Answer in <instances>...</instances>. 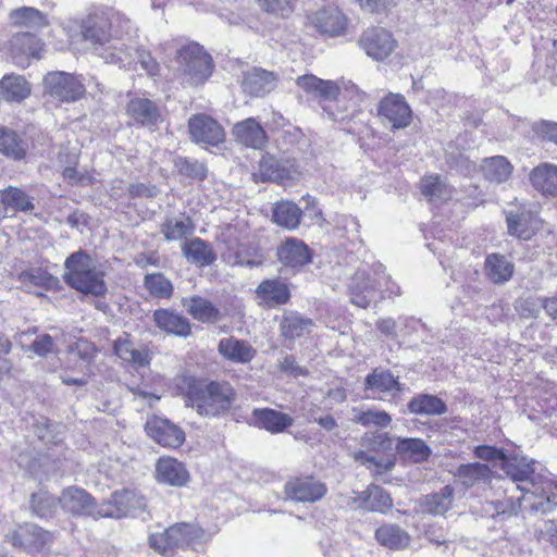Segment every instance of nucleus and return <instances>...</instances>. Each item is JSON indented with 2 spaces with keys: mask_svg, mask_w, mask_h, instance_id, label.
<instances>
[{
  "mask_svg": "<svg viewBox=\"0 0 557 557\" xmlns=\"http://www.w3.org/2000/svg\"><path fill=\"white\" fill-rule=\"evenodd\" d=\"M533 465L534 461H529L525 457H505L503 470L512 482L522 483L517 484V488L523 493V496L518 498L519 503L522 498H533L530 504L532 510L552 511L557 505V493L552 480L535 473Z\"/></svg>",
  "mask_w": 557,
  "mask_h": 557,
  "instance_id": "obj_1",
  "label": "nucleus"
},
{
  "mask_svg": "<svg viewBox=\"0 0 557 557\" xmlns=\"http://www.w3.org/2000/svg\"><path fill=\"white\" fill-rule=\"evenodd\" d=\"M64 282L73 289L95 297L107 293L104 272L85 251L71 253L64 262Z\"/></svg>",
  "mask_w": 557,
  "mask_h": 557,
  "instance_id": "obj_2",
  "label": "nucleus"
},
{
  "mask_svg": "<svg viewBox=\"0 0 557 557\" xmlns=\"http://www.w3.org/2000/svg\"><path fill=\"white\" fill-rule=\"evenodd\" d=\"M235 399L236 392L227 381H211L189 394L191 407L206 417H218L227 412Z\"/></svg>",
  "mask_w": 557,
  "mask_h": 557,
  "instance_id": "obj_3",
  "label": "nucleus"
},
{
  "mask_svg": "<svg viewBox=\"0 0 557 557\" xmlns=\"http://www.w3.org/2000/svg\"><path fill=\"white\" fill-rule=\"evenodd\" d=\"M113 24H125L129 27L131 23L110 8H97L84 20L82 33L86 40L101 47L114 38L111 34Z\"/></svg>",
  "mask_w": 557,
  "mask_h": 557,
  "instance_id": "obj_4",
  "label": "nucleus"
},
{
  "mask_svg": "<svg viewBox=\"0 0 557 557\" xmlns=\"http://www.w3.org/2000/svg\"><path fill=\"white\" fill-rule=\"evenodd\" d=\"M178 62L185 81L190 85L203 84L212 74V58L198 44L183 47L178 52Z\"/></svg>",
  "mask_w": 557,
  "mask_h": 557,
  "instance_id": "obj_5",
  "label": "nucleus"
},
{
  "mask_svg": "<svg viewBox=\"0 0 557 557\" xmlns=\"http://www.w3.org/2000/svg\"><path fill=\"white\" fill-rule=\"evenodd\" d=\"M146 499L129 490L114 492L107 503L99 505V517L120 519L127 515H137L146 510Z\"/></svg>",
  "mask_w": 557,
  "mask_h": 557,
  "instance_id": "obj_6",
  "label": "nucleus"
},
{
  "mask_svg": "<svg viewBox=\"0 0 557 557\" xmlns=\"http://www.w3.org/2000/svg\"><path fill=\"white\" fill-rule=\"evenodd\" d=\"M341 84L339 95L344 100L350 102L349 107L345 108L346 113L341 110L338 103L324 107L323 111L326 113L329 120L345 125L361 112V108L366 103L368 96L351 82H342Z\"/></svg>",
  "mask_w": 557,
  "mask_h": 557,
  "instance_id": "obj_7",
  "label": "nucleus"
},
{
  "mask_svg": "<svg viewBox=\"0 0 557 557\" xmlns=\"http://www.w3.org/2000/svg\"><path fill=\"white\" fill-rule=\"evenodd\" d=\"M45 90L62 102H73L85 94L83 83L65 72H50L44 78Z\"/></svg>",
  "mask_w": 557,
  "mask_h": 557,
  "instance_id": "obj_8",
  "label": "nucleus"
},
{
  "mask_svg": "<svg viewBox=\"0 0 557 557\" xmlns=\"http://www.w3.org/2000/svg\"><path fill=\"white\" fill-rule=\"evenodd\" d=\"M5 541L27 553H38L52 542V534L36 524L25 523L7 533Z\"/></svg>",
  "mask_w": 557,
  "mask_h": 557,
  "instance_id": "obj_9",
  "label": "nucleus"
},
{
  "mask_svg": "<svg viewBox=\"0 0 557 557\" xmlns=\"http://www.w3.org/2000/svg\"><path fill=\"white\" fill-rule=\"evenodd\" d=\"M377 115L392 129L406 128L412 120V111L405 97L394 92L387 94L380 101Z\"/></svg>",
  "mask_w": 557,
  "mask_h": 557,
  "instance_id": "obj_10",
  "label": "nucleus"
},
{
  "mask_svg": "<svg viewBox=\"0 0 557 557\" xmlns=\"http://www.w3.org/2000/svg\"><path fill=\"white\" fill-rule=\"evenodd\" d=\"M358 42L367 55L375 61L385 60L397 47V41L393 35L382 27L366 29Z\"/></svg>",
  "mask_w": 557,
  "mask_h": 557,
  "instance_id": "obj_11",
  "label": "nucleus"
},
{
  "mask_svg": "<svg viewBox=\"0 0 557 557\" xmlns=\"http://www.w3.org/2000/svg\"><path fill=\"white\" fill-rule=\"evenodd\" d=\"M147 435L163 447L177 448L185 442V432L169 419L151 416L145 424Z\"/></svg>",
  "mask_w": 557,
  "mask_h": 557,
  "instance_id": "obj_12",
  "label": "nucleus"
},
{
  "mask_svg": "<svg viewBox=\"0 0 557 557\" xmlns=\"http://www.w3.org/2000/svg\"><path fill=\"white\" fill-rule=\"evenodd\" d=\"M326 493V485L313 476L294 478L284 486L285 498L297 503H315Z\"/></svg>",
  "mask_w": 557,
  "mask_h": 557,
  "instance_id": "obj_13",
  "label": "nucleus"
},
{
  "mask_svg": "<svg viewBox=\"0 0 557 557\" xmlns=\"http://www.w3.org/2000/svg\"><path fill=\"white\" fill-rule=\"evenodd\" d=\"M191 140L197 144L218 146L225 139L222 125L207 114H195L188 120Z\"/></svg>",
  "mask_w": 557,
  "mask_h": 557,
  "instance_id": "obj_14",
  "label": "nucleus"
},
{
  "mask_svg": "<svg viewBox=\"0 0 557 557\" xmlns=\"http://www.w3.org/2000/svg\"><path fill=\"white\" fill-rule=\"evenodd\" d=\"M136 46V42L131 38L114 37L104 46L95 47V50L106 63L127 67L135 61Z\"/></svg>",
  "mask_w": 557,
  "mask_h": 557,
  "instance_id": "obj_15",
  "label": "nucleus"
},
{
  "mask_svg": "<svg viewBox=\"0 0 557 557\" xmlns=\"http://www.w3.org/2000/svg\"><path fill=\"white\" fill-rule=\"evenodd\" d=\"M508 234L522 240H529L537 230V218L527 207L520 206L504 211Z\"/></svg>",
  "mask_w": 557,
  "mask_h": 557,
  "instance_id": "obj_16",
  "label": "nucleus"
},
{
  "mask_svg": "<svg viewBox=\"0 0 557 557\" xmlns=\"http://www.w3.org/2000/svg\"><path fill=\"white\" fill-rule=\"evenodd\" d=\"M276 258L282 265L299 270L312 261V252L301 239L287 237L277 246Z\"/></svg>",
  "mask_w": 557,
  "mask_h": 557,
  "instance_id": "obj_17",
  "label": "nucleus"
},
{
  "mask_svg": "<svg viewBox=\"0 0 557 557\" xmlns=\"http://www.w3.org/2000/svg\"><path fill=\"white\" fill-rule=\"evenodd\" d=\"M62 508L73 515H86L94 518L99 517V506L95 504L94 498L85 490L71 486L63 491L58 498Z\"/></svg>",
  "mask_w": 557,
  "mask_h": 557,
  "instance_id": "obj_18",
  "label": "nucleus"
},
{
  "mask_svg": "<svg viewBox=\"0 0 557 557\" xmlns=\"http://www.w3.org/2000/svg\"><path fill=\"white\" fill-rule=\"evenodd\" d=\"M381 287V281H372L367 272L357 271L349 285L351 302L360 308H367Z\"/></svg>",
  "mask_w": 557,
  "mask_h": 557,
  "instance_id": "obj_19",
  "label": "nucleus"
},
{
  "mask_svg": "<svg viewBox=\"0 0 557 557\" xmlns=\"http://www.w3.org/2000/svg\"><path fill=\"white\" fill-rule=\"evenodd\" d=\"M11 55L14 62L23 65L24 60L29 57L39 59L42 50L41 41L32 33H17L9 41Z\"/></svg>",
  "mask_w": 557,
  "mask_h": 557,
  "instance_id": "obj_20",
  "label": "nucleus"
},
{
  "mask_svg": "<svg viewBox=\"0 0 557 557\" xmlns=\"http://www.w3.org/2000/svg\"><path fill=\"white\" fill-rule=\"evenodd\" d=\"M152 318L156 325L166 334L188 337L191 333V325L188 319L174 310L157 309Z\"/></svg>",
  "mask_w": 557,
  "mask_h": 557,
  "instance_id": "obj_21",
  "label": "nucleus"
},
{
  "mask_svg": "<svg viewBox=\"0 0 557 557\" xmlns=\"http://www.w3.org/2000/svg\"><path fill=\"white\" fill-rule=\"evenodd\" d=\"M296 84L306 94L318 97L324 101L336 100L341 91V86L337 82L324 81L313 74L297 77Z\"/></svg>",
  "mask_w": 557,
  "mask_h": 557,
  "instance_id": "obj_22",
  "label": "nucleus"
},
{
  "mask_svg": "<svg viewBox=\"0 0 557 557\" xmlns=\"http://www.w3.org/2000/svg\"><path fill=\"white\" fill-rule=\"evenodd\" d=\"M311 22L320 33L332 37L341 35L347 25L345 15L336 7H325L317 11Z\"/></svg>",
  "mask_w": 557,
  "mask_h": 557,
  "instance_id": "obj_23",
  "label": "nucleus"
},
{
  "mask_svg": "<svg viewBox=\"0 0 557 557\" xmlns=\"http://www.w3.org/2000/svg\"><path fill=\"white\" fill-rule=\"evenodd\" d=\"M277 85V76L275 73L255 67L244 75L242 83L245 92L262 97L275 89Z\"/></svg>",
  "mask_w": 557,
  "mask_h": 557,
  "instance_id": "obj_24",
  "label": "nucleus"
},
{
  "mask_svg": "<svg viewBox=\"0 0 557 557\" xmlns=\"http://www.w3.org/2000/svg\"><path fill=\"white\" fill-rule=\"evenodd\" d=\"M233 135L236 141L253 149H261L267 143L265 131L253 117L237 122L233 127Z\"/></svg>",
  "mask_w": 557,
  "mask_h": 557,
  "instance_id": "obj_25",
  "label": "nucleus"
},
{
  "mask_svg": "<svg viewBox=\"0 0 557 557\" xmlns=\"http://www.w3.org/2000/svg\"><path fill=\"white\" fill-rule=\"evenodd\" d=\"M218 351L226 360L242 364L250 362L257 354L248 342L234 336L220 339Z\"/></svg>",
  "mask_w": 557,
  "mask_h": 557,
  "instance_id": "obj_26",
  "label": "nucleus"
},
{
  "mask_svg": "<svg viewBox=\"0 0 557 557\" xmlns=\"http://www.w3.org/2000/svg\"><path fill=\"white\" fill-rule=\"evenodd\" d=\"M454 499V487L445 485L438 492L423 496L420 502L421 512L431 516H445L453 508Z\"/></svg>",
  "mask_w": 557,
  "mask_h": 557,
  "instance_id": "obj_27",
  "label": "nucleus"
},
{
  "mask_svg": "<svg viewBox=\"0 0 557 557\" xmlns=\"http://www.w3.org/2000/svg\"><path fill=\"white\" fill-rule=\"evenodd\" d=\"M313 326L310 318L293 310L285 311L280 321L281 335L290 341L309 334Z\"/></svg>",
  "mask_w": 557,
  "mask_h": 557,
  "instance_id": "obj_28",
  "label": "nucleus"
},
{
  "mask_svg": "<svg viewBox=\"0 0 557 557\" xmlns=\"http://www.w3.org/2000/svg\"><path fill=\"white\" fill-rule=\"evenodd\" d=\"M397 455L414 463L424 462L432 454L430 446L421 438L397 437L395 443Z\"/></svg>",
  "mask_w": 557,
  "mask_h": 557,
  "instance_id": "obj_29",
  "label": "nucleus"
},
{
  "mask_svg": "<svg viewBox=\"0 0 557 557\" xmlns=\"http://www.w3.org/2000/svg\"><path fill=\"white\" fill-rule=\"evenodd\" d=\"M529 180L531 185L541 194L557 196V165L542 163L530 172Z\"/></svg>",
  "mask_w": 557,
  "mask_h": 557,
  "instance_id": "obj_30",
  "label": "nucleus"
},
{
  "mask_svg": "<svg viewBox=\"0 0 557 557\" xmlns=\"http://www.w3.org/2000/svg\"><path fill=\"white\" fill-rule=\"evenodd\" d=\"M183 307L197 321L216 323L222 319L220 310L208 299L200 296L183 298Z\"/></svg>",
  "mask_w": 557,
  "mask_h": 557,
  "instance_id": "obj_31",
  "label": "nucleus"
},
{
  "mask_svg": "<svg viewBox=\"0 0 557 557\" xmlns=\"http://www.w3.org/2000/svg\"><path fill=\"white\" fill-rule=\"evenodd\" d=\"M157 480L172 486H183L189 475L185 467L173 458H160L156 467Z\"/></svg>",
  "mask_w": 557,
  "mask_h": 557,
  "instance_id": "obj_32",
  "label": "nucleus"
},
{
  "mask_svg": "<svg viewBox=\"0 0 557 557\" xmlns=\"http://www.w3.org/2000/svg\"><path fill=\"white\" fill-rule=\"evenodd\" d=\"M182 253L191 263L199 267H207L216 260L211 245L206 240L195 237L182 243Z\"/></svg>",
  "mask_w": 557,
  "mask_h": 557,
  "instance_id": "obj_33",
  "label": "nucleus"
},
{
  "mask_svg": "<svg viewBox=\"0 0 557 557\" xmlns=\"http://www.w3.org/2000/svg\"><path fill=\"white\" fill-rule=\"evenodd\" d=\"M252 417L255 425L271 433L283 432L294 422L290 416L270 408L255 409Z\"/></svg>",
  "mask_w": 557,
  "mask_h": 557,
  "instance_id": "obj_34",
  "label": "nucleus"
},
{
  "mask_svg": "<svg viewBox=\"0 0 557 557\" xmlns=\"http://www.w3.org/2000/svg\"><path fill=\"white\" fill-rule=\"evenodd\" d=\"M128 115L143 126H154L161 115L157 104L147 98H134L127 104Z\"/></svg>",
  "mask_w": 557,
  "mask_h": 557,
  "instance_id": "obj_35",
  "label": "nucleus"
},
{
  "mask_svg": "<svg viewBox=\"0 0 557 557\" xmlns=\"http://www.w3.org/2000/svg\"><path fill=\"white\" fill-rule=\"evenodd\" d=\"M376 541L389 549H405L411 543L410 534L398 524L385 523L375 531Z\"/></svg>",
  "mask_w": 557,
  "mask_h": 557,
  "instance_id": "obj_36",
  "label": "nucleus"
},
{
  "mask_svg": "<svg viewBox=\"0 0 557 557\" xmlns=\"http://www.w3.org/2000/svg\"><path fill=\"white\" fill-rule=\"evenodd\" d=\"M515 264L499 253L488 255L484 263L486 277L494 284H505L513 274Z\"/></svg>",
  "mask_w": 557,
  "mask_h": 557,
  "instance_id": "obj_37",
  "label": "nucleus"
},
{
  "mask_svg": "<svg viewBox=\"0 0 557 557\" xmlns=\"http://www.w3.org/2000/svg\"><path fill=\"white\" fill-rule=\"evenodd\" d=\"M257 296L269 306L284 305L290 298L288 286L280 280H264L256 289Z\"/></svg>",
  "mask_w": 557,
  "mask_h": 557,
  "instance_id": "obj_38",
  "label": "nucleus"
},
{
  "mask_svg": "<svg viewBox=\"0 0 557 557\" xmlns=\"http://www.w3.org/2000/svg\"><path fill=\"white\" fill-rule=\"evenodd\" d=\"M491 474L492 471L490 467L481 462L463 463L458 466L454 471V476L466 488H470L476 483L487 481Z\"/></svg>",
  "mask_w": 557,
  "mask_h": 557,
  "instance_id": "obj_39",
  "label": "nucleus"
},
{
  "mask_svg": "<svg viewBox=\"0 0 557 557\" xmlns=\"http://www.w3.org/2000/svg\"><path fill=\"white\" fill-rule=\"evenodd\" d=\"M0 94L7 101L20 102L30 95V85L22 75L7 74L0 81Z\"/></svg>",
  "mask_w": 557,
  "mask_h": 557,
  "instance_id": "obj_40",
  "label": "nucleus"
},
{
  "mask_svg": "<svg viewBox=\"0 0 557 557\" xmlns=\"http://www.w3.org/2000/svg\"><path fill=\"white\" fill-rule=\"evenodd\" d=\"M408 410L413 414L441 416L447 412V406L435 395L420 394L408 403Z\"/></svg>",
  "mask_w": 557,
  "mask_h": 557,
  "instance_id": "obj_41",
  "label": "nucleus"
},
{
  "mask_svg": "<svg viewBox=\"0 0 557 557\" xmlns=\"http://www.w3.org/2000/svg\"><path fill=\"white\" fill-rule=\"evenodd\" d=\"M420 189L430 202L446 201L453 196V187L438 175H430L421 180Z\"/></svg>",
  "mask_w": 557,
  "mask_h": 557,
  "instance_id": "obj_42",
  "label": "nucleus"
},
{
  "mask_svg": "<svg viewBox=\"0 0 557 557\" xmlns=\"http://www.w3.org/2000/svg\"><path fill=\"white\" fill-rule=\"evenodd\" d=\"M512 169L510 162L503 156L485 159L482 166L484 177L497 184L506 182L510 177Z\"/></svg>",
  "mask_w": 557,
  "mask_h": 557,
  "instance_id": "obj_43",
  "label": "nucleus"
},
{
  "mask_svg": "<svg viewBox=\"0 0 557 557\" xmlns=\"http://www.w3.org/2000/svg\"><path fill=\"white\" fill-rule=\"evenodd\" d=\"M301 209L292 201H281L273 210L274 222L287 230H296L301 220Z\"/></svg>",
  "mask_w": 557,
  "mask_h": 557,
  "instance_id": "obj_44",
  "label": "nucleus"
},
{
  "mask_svg": "<svg viewBox=\"0 0 557 557\" xmlns=\"http://www.w3.org/2000/svg\"><path fill=\"white\" fill-rule=\"evenodd\" d=\"M366 389L375 391L377 393H391L393 391L400 392L401 384L389 371L373 370L366 376Z\"/></svg>",
  "mask_w": 557,
  "mask_h": 557,
  "instance_id": "obj_45",
  "label": "nucleus"
},
{
  "mask_svg": "<svg viewBox=\"0 0 557 557\" xmlns=\"http://www.w3.org/2000/svg\"><path fill=\"white\" fill-rule=\"evenodd\" d=\"M194 223L189 216L168 219L161 226L162 234L169 242L187 240V236L194 233Z\"/></svg>",
  "mask_w": 557,
  "mask_h": 557,
  "instance_id": "obj_46",
  "label": "nucleus"
},
{
  "mask_svg": "<svg viewBox=\"0 0 557 557\" xmlns=\"http://www.w3.org/2000/svg\"><path fill=\"white\" fill-rule=\"evenodd\" d=\"M13 24L29 28H42L48 25L47 16L39 10L30 7H22L10 13Z\"/></svg>",
  "mask_w": 557,
  "mask_h": 557,
  "instance_id": "obj_47",
  "label": "nucleus"
},
{
  "mask_svg": "<svg viewBox=\"0 0 557 557\" xmlns=\"http://www.w3.org/2000/svg\"><path fill=\"white\" fill-rule=\"evenodd\" d=\"M0 152L13 160H21L25 157L26 149L14 131L0 126Z\"/></svg>",
  "mask_w": 557,
  "mask_h": 557,
  "instance_id": "obj_48",
  "label": "nucleus"
},
{
  "mask_svg": "<svg viewBox=\"0 0 557 557\" xmlns=\"http://www.w3.org/2000/svg\"><path fill=\"white\" fill-rule=\"evenodd\" d=\"M144 286L152 297L160 299L171 298L174 290L172 282L160 272L147 274Z\"/></svg>",
  "mask_w": 557,
  "mask_h": 557,
  "instance_id": "obj_49",
  "label": "nucleus"
},
{
  "mask_svg": "<svg viewBox=\"0 0 557 557\" xmlns=\"http://www.w3.org/2000/svg\"><path fill=\"white\" fill-rule=\"evenodd\" d=\"M1 202L14 211H30L34 209L32 198L22 189L9 186L1 191Z\"/></svg>",
  "mask_w": 557,
  "mask_h": 557,
  "instance_id": "obj_50",
  "label": "nucleus"
},
{
  "mask_svg": "<svg viewBox=\"0 0 557 557\" xmlns=\"http://www.w3.org/2000/svg\"><path fill=\"white\" fill-rule=\"evenodd\" d=\"M173 548L188 546L199 536V530L188 523H176L166 529Z\"/></svg>",
  "mask_w": 557,
  "mask_h": 557,
  "instance_id": "obj_51",
  "label": "nucleus"
},
{
  "mask_svg": "<svg viewBox=\"0 0 557 557\" xmlns=\"http://www.w3.org/2000/svg\"><path fill=\"white\" fill-rule=\"evenodd\" d=\"M368 511L386 513L393 508L391 495L381 486L370 484L367 487Z\"/></svg>",
  "mask_w": 557,
  "mask_h": 557,
  "instance_id": "obj_52",
  "label": "nucleus"
},
{
  "mask_svg": "<svg viewBox=\"0 0 557 557\" xmlns=\"http://www.w3.org/2000/svg\"><path fill=\"white\" fill-rule=\"evenodd\" d=\"M354 418L352 421L361 424L364 428L369 426H377V428H386L392 422V417L388 412L384 410H359L354 409Z\"/></svg>",
  "mask_w": 557,
  "mask_h": 557,
  "instance_id": "obj_53",
  "label": "nucleus"
},
{
  "mask_svg": "<svg viewBox=\"0 0 557 557\" xmlns=\"http://www.w3.org/2000/svg\"><path fill=\"white\" fill-rule=\"evenodd\" d=\"M54 280L51 274L41 269H30L18 274V281L28 292H33L34 287L49 288Z\"/></svg>",
  "mask_w": 557,
  "mask_h": 557,
  "instance_id": "obj_54",
  "label": "nucleus"
},
{
  "mask_svg": "<svg viewBox=\"0 0 557 557\" xmlns=\"http://www.w3.org/2000/svg\"><path fill=\"white\" fill-rule=\"evenodd\" d=\"M515 308L522 318H535L543 308V297L536 295L522 296L516 300Z\"/></svg>",
  "mask_w": 557,
  "mask_h": 557,
  "instance_id": "obj_55",
  "label": "nucleus"
},
{
  "mask_svg": "<svg viewBox=\"0 0 557 557\" xmlns=\"http://www.w3.org/2000/svg\"><path fill=\"white\" fill-rule=\"evenodd\" d=\"M176 168L180 174L195 178V180H203L207 176V168L203 163L197 160H189L187 158H180L176 161Z\"/></svg>",
  "mask_w": 557,
  "mask_h": 557,
  "instance_id": "obj_56",
  "label": "nucleus"
},
{
  "mask_svg": "<svg viewBox=\"0 0 557 557\" xmlns=\"http://www.w3.org/2000/svg\"><path fill=\"white\" fill-rule=\"evenodd\" d=\"M58 503L55 497L47 493L33 494L32 496V508L39 517L50 516Z\"/></svg>",
  "mask_w": 557,
  "mask_h": 557,
  "instance_id": "obj_57",
  "label": "nucleus"
},
{
  "mask_svg": "<svg viewBox=\"0 0 557 557\" xmlns=\"http://www.w3.org/2000/svg\"><path fill=\"white\" fill-rule=\"evenodd\" d=\"M135 58L138 59L140 66L146 73L150 76H156L159 74L160 65L156 61L154 58L150 54V52L146 50H140L136 47Z\"/></svg>",
  "mask_w": 557,
  "mask_h": 557,
  "instance_id": "obj_58",
  "label": "nucleus"
},
{
  "mask_svg": "<svg viewBox=\"0 0 557 557\" xmlns=\"http://www.w3.org/2000/svg\"><path fill=\"white\" fill-rule=\"evenodd\" d=\"M150 547L161 555H168L174 548L169 541L166 529L163 532L153 533L149 537Z\"/></svg>",
  "mask_w": 557,
  "mask_h": 557,
  "instance_id": "obj_59",
  "label": "nucleus"
},
{
  "mask_svg": "<svg viewBox=\"0 0 557 557\" xmlns=\"http://www.w3.org/2000/svg\"><path fill=\"white\" fill-rule=\"evenodd\" d=\"M30 349L39 357H46L54 351V341L51 335L44 334L38 336L30 345Z\"/></svg>",
  "mask_w": 557,
  "mask_h": 557,
  "instance_id": "obj_60",
  "label": "nucleus"
},
{
  "mask_svg": "<svg viewBox=\"0 0 557 557\" xmlns=\"http://www.w3.org/2000/svg\"><path fill=\"white\" fill-rule=\"evenodd\" d=\"M63 177L72 185L87 186L92 184V176L88 173H82L76 168L67 166L63 170Z\"/></svg>",
  "mask_w": 557,
  "mask_h": 557,
  "instance_id": "obj_61",
  "label": "nucleus"
},
{
  "mask_svg": "<svg viewBox=\"0 0 557 557\" xmlns=\"http://www.w3.org/2000/svg\"><path fill=\"white\" fill-rule=\"evenodd\" d=\"M260 174L263 180L267 181H280L283 180V175L278 170L277 162L272 158L262 159L260 162Z\"/></svg>",
  "mask_w": 557,
  "mask_h": 557,
  "instance_id": "obj_62",
  "label": "nucleus"
},
{
  "mask_svg": "<svg viewBox=\"0 0 557 557\" xmlns=\"http://www.w3.org/2000/svg\"><path fill=\"white\" fill-rule=\"evenodd\" d=\"M424 535L428 541L436 546L446 545L449 543L447 532L441 525L431 524L424 531Z\"/></svg>",
  "mask_w": 557,
  "mask_h": 557,
  "instance_id": "obj_63",
  "label": "nucleus"
},
{
  "mask_svg": "<svg viewBox=\"0 0 557 557\" xmlns=\"http://www.w3.org/2000/svg\"><path fill=\"white\" fill-rule=\"evenodd\" d=\"M535 132L544 140L552 141L557 145V123L543 121L536 124Z\"/></svg>",
  "mask_w": 557,
  "mask_h": 557,
  "instance_id": "obj_64",
  "label": "nucleus"
}]
</instances>
